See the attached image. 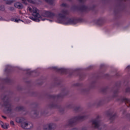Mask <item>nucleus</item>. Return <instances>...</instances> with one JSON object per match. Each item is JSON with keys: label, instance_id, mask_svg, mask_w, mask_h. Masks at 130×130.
Segmentation results:
<instances>
[{"label": "nucleus", "instance_id": "nucleus-30", "mask_svg": "<svg viewBox=\"0 0 130 130\" xmlns=\"http://www.w3.org/2000/svg\"><path fill=\"white\" fill-rule=\"evenodd\" d=\"M81 4H84L86 2V0H78Z\"/></svg>", "mask_w": 130, "mask_h": 130}, {"label": "nucleus", "instance_id": "nucleus-8", "mask_svg": "<svg viewBox=\"0 0 130 130\" xmlns=\"http://www.w3.org/2000/svg\"><path fill=\"white\" fill-rule=\"evenodd\" d=\"M118 4L115 7V9L114 10V13L115 15H118V13H119V10L121 9V7H122V4H123V2H126V0H117Z\"/></svg>", "mask_w": 130, "mask_h": 130}, {"label": "nucleus", "instance_id": "nucleus-41", "mask_svg": "<svg viewBox=\"0 0 130 130\" xmlns=\"http://www.w3.org/2000/svg\"><path fill=\"white\" fill-rule=\"evenodd\" d=\"M116 76L117 77H118V76H119V75H118V74H116Z\"/></svg>", "mask_w": 130, "mask_h": 130}, {"label": "nucleus", "instance_id": "nucleus-25", "mask_svg": "<svg viewBox=\"0 0 130 130\" xmlns=\"http://www.w3.org/2000/svg\"><path fill=\"white\" fill-rule=\"evenodd\" d=\"M46 3H48V4H50V5H52L53 4V1L54 0H45Z\"/></svg>", "mask_w": 130, "mask_h": 130}, {"label": "nucleus", "instance_id": "nucleus-18", "mask_svg": "<svg viewBox=\"0 0 130 130\" xmlns=\"http://www.w3.org/2000/svg\"><path fill=\"white\" fill-rule=\"evenodd\" d=\"M14 7L17 9H23V5L20 3H16L14 4Z\"/></svg>", "mask_w": 130, "mask_h": 130}, {"label": "nucleus", "instance_id": "nucleus-28", "mask_svg": "<svg viewBox=\"0 0 130 130\" xmlns=\"http://www.w3.org/2000/svg\"><path fill=\"white\" fill-rule=\"evenodd\" d=\"M0 11H5V6H0Z\"/></svg>", "mask_w": 130, "mask_h": 130}, {"label": "nucleus", "instance_id": "nucleus-3", "mask_svg": "<svg viewBox=\"0 0 130 130\" xmlns=\"http://www.w3.org/2000/svg\"><path fill=\"white\" fill-rule=\"evenodd\" d=\"M61 13H59L58 14L59 18H58V21H59V23H61V24H64L65 25H69V24H72L73 25H76L80 19H71L68 20L66 16L69 14L67 10H62L61 11Z\"/></svg>", "mask_w": 130, "mask_h": 130}, {"label": "nucleus", "instance_id": "nucleus-35", "mask_svg": "<svg viewBox=\"0 0 130 130\" xmlns=\"http://www.w3.org/2000/svg\"><path fill=\"white\" fill-rule=\"evenodd\" d=\"M0 124L1 125V126L4 124V122L3 121H0Z\"/></svg>", "mask_w": 130, "mask_h": 130}, {"label": "nucleus", "instance_id": "nucleus-9", "mask_svg": "<svg viewBox=\"0 0 130 130\" xmlns=\"http://www.w3.org/2000/svg\"><path fill=\"white\" fill-rule=\"evenodd\" d=\"M92 125L94 128H98L101 124V120H100V117L98 116L95 119L92 120Z\"/></svg>", "mask_w": 130, "mask_h": 130}, {"label": "nucleus", "instance_id": "nucleus-5", "mask_svg": "<svg viewBox=\"0 0 130 130\" xmlns=\"http://www.w3.org/2000/svg\"><path fill=\"white\" fill-rule=\"evenodd\" d=\"M92 82L89 84V89H86L83 88V84L82 83H75L74 84V86L76 87H81L79 89V92L81 94H88L90 89H93L95 88V86L96 85V81L92 80Z\"/></svg>", "mask_w": 130, "mask_h": 130}, {"label": "nucleus", "instance_id": "nucleus-1", "mask_svg": "<svg viewBox=\"0 0 130 130\" xmlns=\"http://www.w3.org/2000/svg\"><path fill=\"white\" fill-rule=\"evenodd\" d=\"M68 93H69V92L68 91V90H67V88H63L60 94L57 95H49V99H50L51 101V103L49 105V108H57L59 109V111L60 113H63L64 110L63 108H61L60 106L57 105L56 102L57 100H59V99L63 98V96H66V95H68Z\"/></svg>", "mask_w": 130, "mask_h": 130}, {"label": "nucleus", "instance_id": "nucleus-2", "mask_svg": "<svg viewBox=\"0 0 130 130\" xmlns=\"http://www.w3.org/2000/svg\"><path fill=\"white\" fill-rule=\"evenodd\" d=\"M33 16L29 17V19L34 21L35 22H40V21H45V18L42 19V17H46V18H53L55 16V14L50 11H44L41 15L38 13V10L37 8H35V10H34L32 13Z\"/></svg>", "mask_w": 130, "mask_h": 130}, {"label": "nucleus", "instance_id": "nucleus-39", "mask_svg": "<svg viewBox=\"0 0 130 130\" xmlns=\"http://www.w3.org/2000/svg\"><path fill=\"white\" fill-rule=\"evenodd\" d=\"M126 69H128V70H129V69H130V66H128L126 67Z\"/></svg>", "mask_w": 130, "mask_h": 130}, {"label": "nucleus", "instance_id": "nucleus-17", "mask_svg": "<svg viewBox=\"0 0 130 130\" xmlns=\"http://www.w3.org/2000/svg\"><path fill=\"white\" fill-rule=\"evenodd\" d=\"M25 120V118L22 117V118H17L16 119V122H17L18 123H24V122H23Z\"/></svg>", "mask_w": 130, "mask_h": 130}, {"label": "nucleus", "instance_id": "nucleus-24", "mask_svg": "<svg viewBox=\"0 0 130 130\" xmlns=\"http://www.w3.org/2000/svg\"><path fill=\"white\" fill-rule=\"evenodd\" d=\"M85 77V74L81 73L80 74H79V78L80 80H82L83 79H84V78Z\"/></svg>", "mask_w": 130, "mask_h": 130}, {"label": "nucleus", "instance_id": "nucleus-21", "mask_svg": "<svg viewBox=\"0 0 130 130\" xmlns=\"http://www.w3.org/2000/svg\"><path fill=\"white\" fill-rule=\"evenodd\" d=\"M5 82L6 83H7V84H11V83H12V80H11V79H10V78H7L5 79Z\"/></svg>", "mask_w": 130, "mask_h": 130}, {"label": "nucleus", "instance_id": "nucleus-43", "mask_svg": "<svg viewBox=\"0 0 130 130\" xmlns=\"http://www.w3.org/2000/svg\"><path fill=\"white\" fill-rule=\"evenodd\" d=\"M1 103H0V105H1Z\"/></svg>", "mask_w": 130, "mask_h": 130}, {"label": "nucleus", "instance_id": "nucleus-11", "mask_svg": "<svg viewBox=\"0 0 130 130\" xmlns=\"http://www.w3.org/2000/svg\"><path fill=\"white\" fill-rule=\"evenodd\" d=\"M22 127L23 128H26V129H31L33 128V124L32 123H28L24 122L21 124Z\"/></svg>", "mask_w": 130, "mask_h": 130}, {"label": "nucleus", "instance_id": "nucleus-27", "mask_svg": "<svg viewBox=\"0 0 130 130\" xmlns=\"http://www.w3.org/2000/svg\"><path fill=\"white\" fill-rule=\"evenodd\" d=\"M28 10L29 11V12H30L31 13H33V12L34 11H35V9H32V8H31L30 7H28Z\"/></svg>", "mask_w": 130, "mask_h": 130}, {"label": "nucleus", "instance_id": "nucleus-23", "mask_svg": "<svg viewBox=\"0 0 130 130\" xmlns=\"http://www.w3.org/2000/svg\"><path fill=\"white\" fill-rule=\"evenodd\" d=\"M105 101H107L104 99L100 101L98 103V106L100 105H102V103H103V102H105Z\"/></svg>", "mask_w": 130, "mask_h": 130}, {"label": "nucleus", "instance_id": "nucleus-10", "mask_svg": "<svg viewBox=\"0 0 130 130\" xmlns=\"http://www.w3.org/2000/svg\"><path fill=\"white\" fill-rule=\"evenodd\" d=\"M117 101H119V102H124L127 107L130 108V99L125 98L123 96H120L117 100Z\"/></svg>", "mask_w": 130, "mask_h": 130}, {"label": "nucleus", "instance_id": "nucleus-15", "mask_svg": "<svg viewBox=\"0 0 130 130\" xmlns=\"http://www.w3.org/2000/svg\"><path fill=\"white\" fill-rule=\"evenodd\" d=\"M112 91L113 92V95L112 96L111 99L115 98V97H117V95L119 92L118 87H117V86L114 87L112 89Z\"/></svg>", "mask_w": 130, "mask_h": 130}, {"label": "nucleus", "instance_id": "nucleus-33", "mask_svg": "<svg viewBox=\"0 0 130 130\" xmlns=\"http://www.w3.org/2000/svg\"><path fill=\"white\" fill-rule=\"evenodd\" d=\"M10 124L11 125H15V123H14V121H13L12 120L10 121Z\"/></svg>", "mask_w": 130, "mask_h": 130}, {"label": "nucleus", "instance_id": "nucleus-34", "mask_svg": "<svg viewBox=\"0 0 130 130\" xmlns=\"http://www.w3.org/2000/svg\"><path fill=\"white\" fill-rule=\"evenodd\" d=\"M61 6L62 7H67V5L64 3L62 4Z\"/></svg>", "mask_w": 130, "mask_h": 130}, {"label": "nucleus", "instance_id": "nucleus-6", "mask_svg": "<svg viewBox=\"0 0 130 130\" xmlns=\"http://www.w3.org/2000/svg\"><path fill=\"white\" fill-rule=\"evenodd\" d=\"M1 98L4 102V106L5 107V111L7 113L12 112V104L10 102V99L8 95H1Z\"/></svg>", "mask_w": 130, "mask_h": 130}, {"label": "nucleus", "instance_id": "nucleus-32", "mask_svg": "<svg viewBox=\"0 0 130 130\" xmlns=\"http://www.w3.org/2000/svg\"><path fill=\"white\" fill-rule=\"evenodd\" d=\"M38 114H39V112L36 111L34 112V115H36V116H37V115H38Z\"/></svg>", "mask_w": 130, "mask_h": 130}, {"label": "nucleus", "instance_id": "nucleus-36", "mask_svg": "<svg viewBox=\"0 0 130 130\" xmlns=\"http://www.w3.org/2000/svg\"><path fill=\"white\" fill-rule=\"evenodd\" d=\"M82 130H87V128L86 127H82Z\"/></svg>", "mask_w": 130, "mask_h": 130}, {"label": "nucleus", "instance_id": "nucleus-19", "mask_svg": "<svg viewBox=\"0 0 130 130\" xmlns=\"http://www.w3.org/2000/svg\"><path fill=\"white\" fill-rule=\"evenodd\" d=\"M15 111H24V107H23V106L17 107L15 108Z\"/></svg>", "mask_w": 130, "mask_h": 130}, {"label": "nucleus", "instance_id": "nucleus-16", "mask_svg": "<svg viewBox=\"0 0 130 130\" xmlns=\"http://www.w3.org/2000/svg\"><path fill=\"white\" fill-rule=\"evenodd\" d=\"M48 127L49 130L54 129V128L56 127V124L53 123H51L48 124Z\"/></svg>", "mask_w": 130, "mask_h": 130}, {"label": "nucleus", "instance_id": "nucleus-29", "mask_svg": "<svg viewBox=\"0 0 130 130\" xmlns=\"http://www.w3.org/2000/svg\"><path fill=\"white\" fill-rule=\"evenodd\" d=\"M126 93H129L130 92V87H127L125 90Z\"/></svg>", "mask_w": 130, "mask_h": 130}, {"label": "nucleus", "instance_id": "nucleus-13", "mask_svg": "<svg viewBox=\"0 0 130 130\" xmlns=\"http://www.w3.org/2000/svg\"><path fill=\"white\" fill-rule=\"evenodd\" d=\"M74 109V111L75 112H80V111H82V108H81L80 106L78 107H74V106L72 104H70L68 106H67V108H73Z\"/></svg>", "mask_w": 130, "mask_h": 130}, {"label": "nucleus", "instance_id": "nucleus-38", "mask_svg": "<svg viewBox=\"0 0 130 130\" xmlns=\"http://www.w3.org/2000/svg\"><path fill=\"white\" fill-rule=\"evenodd\" d=\"M3 118H4V119H7V117L5 116H2Z\"/></svg>", "mask_w": 130, "mask_h": 130}, {"label": "nucleus", "instance_id": "nucleus-42", "mask_svg": "<svg viewBox=\"0 0 130 130\" xmlns=\"http://www.w3.org/2000/svg\"><path fill=\"white\" fill-rule=\"evenodd\" d=\"M106 76H108V74H106Z\"/></svg>", "mask_w": 130, "mask_h": 130}, {"label": "nucleus", "instance_id": "nucleus-4", "mask_svg": "<svg viewBox=\"0 0 130 130\" xmlns=\"http://www.w3.org/2000/svg\"><path fill=\"white\" fill-rule=\"evenodd\" d=\"M88 117V116H87V114H82L80 116L73 117L70 119H69L67 122L66 125L67 126H74L77 123V122L79 121H83V120H85Z\"/></svg>", "mask_w": 130, "mask_h": 130}, {"label": "nucleus", "instance_id": "nucleus-7", "mask_svg": "<svg viewBox=\"0 0 130 130\" xmlns=\"http://www.w3.org/2000/svg\"><path fill=\"white\" fill-rule=\"evenodd\" d=\"M94 7L95 6H93V8H92L88 7L87 6H86L85 5H82L81 6H73V9L74 10H76L77 11H80V12L87 13V12H89V11H90V10H93Z\"/></svg>", "mask_w": 130, "mask_h": 130}, {"label": "nucleus", "instance_id": "nucleus-40", "mask_svg": "<svg viewBox=\"0 0 130 130\" xmlns=\"http://www.w3.org/2000/svg\"><path fill=\"white\" fill-rule=\"evenodd\" d=\"M44 114H45V113L44 112V113H41V115H44Z\"/></svg>", "mask_w": 130, "mask_h": 130}, {"label": "nucleus", "instance_id": "nucleus-14", "mask_svg": "<svg viewBox=\"0 0 130 130\" xmlns=\"http://www.w3.org/2000/svg\"><path fill=\"white\" fill-rule=\"evenodd\" d=\"M52 69L53 70V71H55L58 73H60L61 74H67V69L62 68L59 69L58 68L55 67H52Z\"/></svg>", "mask_w": 130, "mask_h": 130}, {"label": "nucleus", "instance_id": "nucleus-26", "mask_svg": "<svg viewBox=\"0 0 130 130\" xmlns=\"http://www.w3.org/2000/svg\"><path fill=\"white\" fill-rule=\"evenodd\" d=\"M8 126H9V125L8 124H5L4 125V124L2 125V127H3V128H4L5 129H8Z\"/></svg>", "mask_w": 130, "mask_h": 130}, {"label": "nucleus", "instance_id": "nucleus-12", "mask_svg": "<svg viewBox=\"0 0 130 130\" xmlns=\"http://www.w3.org/2000/svg\"><path fill=\"white\" fill-rule=\"evenodd\" d=\"M107 115L110 117V120H114L116 118V113H114L113 111H108L107 112Z\"/></svg>", "mask_w": 130, "mask_h": 130}, {"label": "nucleus", "instance_id": "nucleus-20", "mask_svg": "<svg viewBox=\"0 0 130 130\" xmlns=\"http://www.w3.org/2000/svg\"><path fill=\"white\" fill-rule=\"evenodd\" d=\"M101 91L102 92V93H106V92H107V91H108V87H103L102 88Z\"/></svg>", "mask_w": 130, "mask_h": 130}, {"label": "nucleus", "instance_id": "nucleus-37", "mask_svg": "<svg viewBox=\"0 0 130 130\" xmlns=\"http://www.w3.org/2000/svg\"><path fill=\"white\" fill-rule=\"evenodd\" d=\"M10 11H14V8L13 7H11L10 8Z\"/></svg>", "mask_w": 130, "mask_h": 130}, {"label": "nucleus", "instance_id": "nucleus-22", "mask_svg": "<svg viewBox=\"0 0 130 130\" xmlns=\"http://www.w3.org/2000/svg\"><path fill=\"white\" fill-rule=\"evenodd\" d=\"M6 3V5H11V4H13L14 3V0H5Z\"/></svg>", "mask_w": 130, "mask_h": 130}, {"label": "nucleus", "instance_id": "nucleus-31", "mask_svg": "<svg viewBox=\"0 0 130 130\" xmlns=\"http://www.w3.org/2000/svg\"><path fill=\"white\" fill-rule=\"evenodd\" d=\"M19 21H21V19H15V22H16V23H19Z\"/></svg>", "mask_w": 130, "mask_h": 130}]
</instances>
